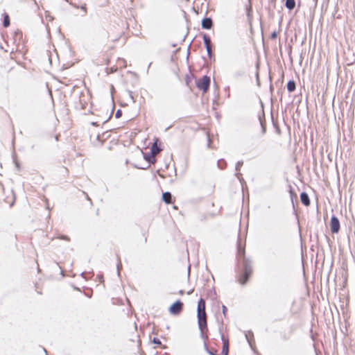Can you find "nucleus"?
Masks as SVG:
<instances>
[{
  "mask_svg": "<svg viewBox=\"0 0 355 355\" xmlns=\"http://www.w3.org/2000/svg\"><path fill=\"white\" fill-rule=\"evenodd\" d=\"M198 327L203 336L205 330L207 331V314L205 312V302L203 299H200L198 304Z\"/></svg>",
  "mask_w": 355,
  "mask_h": 355,
  "instance_id": "f257e3e1",
  "label": "nucleus"
},
{
  "mask_svg": "<svg viewBox=\"0 0 355 355\" xmlns=\"http://www.w3.org/2000/svg\"><path fill=\"white\" fill-rule=\"evenodd\" d=\"M243 272L239 277V282L241 285H245L251 274L252 273V268L251 263L245 259L243 257Z\"/></svg>",
  "mask_w": 355,
  "mask_h": 355,
  "instance_id": "f03ea898",
  "label": "nucleus"
},
{
  "mask_svg": "<svg viewBox=\"0 0 355 355\" xmlns=\"http://www.w3.org/2000/svg\"><path fill=\"white\" fill-rule=\"evenodd\" d=\"M209 85H210V78L207 76H204L197 83L198 88L200 90H202L204 92H206L208 90Z\"/></svg>",
  "mask_w": 355,
  "mask_h": 355,
  "instance_id": "7ed1b4c3",
  "label": "nucleus"
},
{
  "mask_svg": "<svg viewBox=\"0 0 355 355\" xmlns=\"http://www.w3.org/2000/svg\"><path fill=\"white\" fill-rule=\"evenodd\" d=\"M182 308L183 303L180 300H178L170 306L169 311L171 314L177 315L181 312Z\"/></svg>",
  "mask_w": 355,
  "mask_h": 355,
  "instance_id": "20e7f679",
  "label": "nucleus"
},
{
  "mask_svg": "<svg viewBox=\"0 0 355 355\" xmlns=\"http://www.w3.org/2000/svg\"><path fill=\"white\" fill-rule=\"evenodd\" d=\"M330 227L333 234H336L340 230V222L336 216H332L331 218Z\"/></svg>",
  "mask_w": 355,
  "mask_h": 355,
  "instance_id": "39448f33",
  "label": "nucleus"
},
{
  "mask_svg": "<svg viewBox=\"0 0 355 355\" xmlns=\"http://www.w3.org/2000/svg\"><path fill=\"white\" fill-rule=\"evenodd\" d=\"M213 26V21L210 17H205L202 20V28L209 30Z\"/></svg>",
  "mask_w": 355,
  "mask_h": 355,
  "instance_id": "423d86ee",
  "label": "nucleus"
},
{
  "mask_svg": "<svg viewBox=\"0 0 355 355\" xmlns=\"http://www.w3.org/2000/svg\"><path fill=\"white\" fill-rule=\"evenodd\" d=\"M300 200L303 205L309 206L310 205V200L308 194L305 192H302L300 194Z\"/></svg>",
  "mask_w": 355,
  "mask_h": 355,
  "instance_id": "0eeeda50",
  "label": "nucleus"
},
{
  "mask_svg": "<svg viewBox=\"0 0 355 355\" xmlns=\"http://www.w3.org/2000/svg\"><path fill=\"white\" fill-rule=\"evenodd\" d=\"M173 196L170 192H164L162 194V199L166 204H171L172 202Z\"/></svg>",
  "mask_w": 355,
  "mask_h": 355,
  "instance_id": "6e6552de",
  "label": "nucleus"
},
{
  "mask_svg": "<svg viewBox=\"0 0 355 355\" xmlns=\"http://www.w3.org/2000/svg\"><path fill=\"white\" fill-rule=\"evenodd\" d=\"M223 340V345L222 348V354L223 355H228L229 352V343L228 340H224L223 338H222Z\"/></svg>",
  "mask_w": 355,
  "mask_h": 355,
  "instance_id": "1a4fd4ad",
  "label": "nucleus"
},
{
  "mask_svg": "<svg viewBox=\"0 0 355 355\" xmlns=\"http://www.w3.org/2000/svg\"><path fill=\"white\" fill-rule=\"evenodd\" d=\"M285 6L290 10L294 9L295 6V0H286Z\"/></svg>",
  "mask_w": 355,
  "mask_h": 355,
  "instance_id": "9d476101",
  "label": "nucleus"
},
{
  "mask_svg": "<svg viewBox=\"0 0 355 355\" xmlns=\"http://www.w3.org/2000/svg\"><path fill=\"white\" fill-rule=\"evenodd\" d=\"M295 83L294 80H289L287 83V89L289 92H293L295 89Z\"/></svg>",
  "mask_w": 355,
  "mask_h": 355,
  "instance_id": "9b49d317",
  "label": "nucleus"
},
{
  "mask_svg": "<svg viewBox=\"0 0 355 355\" xmlns=\"http://www.w3.org/2000/svg\"><path fill=\"white\" fill-rule=\"evenodd\" d=\"M10 17L7 13L3 14V25L5 28H7L10 26Z\"/></svg>",
  "mask_w": 355,
  "mask_h": 355,
  "instance_id": "f8f14e48",
  "label": "nucleus"
},
{
  "mask_svg": "<svg viewBox=\"0 0 355 355\" xmlns=\"http://www.w3.org/2000/svg\"><path fill=\"white\" fill-rule=\"evenodd\" d=\"M162 149L157 146V143L155 142L151 147V153L153 155L158 154Z\"/></svg>",
  "mask_w": 355,
  "mask_h": 355,
  "instance_id": "ddd939ff",
  "label": "nucleus"
},
{
  "mask_svg": "<svg viewBox=\"0 0 355 355\" xmlns=\"http://www.w3.org/2000/svg\"><path fill=\"white\" fill-rule=\"evenodd\" d=\"M203 41H204V44H205V47H208L209 46H211V38L209 36H208L207 35L205 34L203 35Z\"/></svg>",
  "mask_w": 355,
  "mask_h": 355,
  "instance_id": "4468645a",
  "label": "nucleus"
},
{
  "mask_svg": "<svg viewBox=\"0 0 355 355\" xmlns=\"http://www.w3.org/2000/svg\"><path fill=\"white\" fill-rule=\"evenodd\" d=\"M217 164L219 168L223 169L226 167L227 163L224 159H221L218 161Z\"/></svg>",
  "mask_w": 355,
  "mask_h": 355,
  "instance_id": "2eb2a0df",
  "label": "nucleus"
},
{
  "mask_svg": "<svg viewBox=\"0 0 355 355\" xmlns=\"http://www.w3.org/2000/svg\"><path fill=\"white\" fill-rule=\"evenodd\" d=\"M58 239H61V240H64L66 241H70V237L69 236H67V235H60V236H57Z\"/></svg>",
  "mask_w": 355,
  "mask_h": 355,
  "instance_id": "dca6fc26",
  "label": "nucleus"
},
{
  "mask_svg": "<svg viewBox=\"0 0 355 355\" xmlns=\"http://www.w3.org/2000/svg\"><path fill=\"white\" fill-rule=\"evenodd\" d=\"M243 164V161L237 162V163L236 164V167H235L236 171H239Z\"/></svg>",
  "mask_w": 355,
  "mask_h": 355,
  "instance_id": "f3484780",
  "label": "nucleus"
},
{
  "mask_svg": "<svg viewBox=\"0 0 355 355\" xmlns=\"http://www.w3.org/2000/svg\"><path fill=\"white\" fill-rule=\"evenodd\" d=\"M146 159L149 163H154L155 162V158L152 155H148L147 157H146Z\"/></svg>",
  "mask_w": 355,
  "mask_h": 355,
  "instance_id": "a211bd4d",
  "label": "nucleus"
},
{
  "mask_svg": "<svg viewBox=\"0 0 355 355\" xmlns=\"http://www.w3.org/2000/svg\"><path fill=\"white\" fill-rule=\"evenodd\" d=\"M122 116V112L121 110H118L116 112V114H115V117L116 119H119L120 118L121 116Z\"/></svg>",
  "mask_w": 355,
  "mask_h": 355,
  "instance_id": "6ab92c4d",
  "label": "nucleus"
},
{
  "mask_svg": "<svg viewBox=\"0 0 355 355\" xmlns=\"http://www.w3.org/2000/svg\"><path fill=\"white\" fill-rule=\"evenodd\" d=\"M206 50H207V54H208L209 57L211 58V55H212L211 46H209V48L206 47Z\"/></svg>",
  "mask_w": 355,
  "mask_h": 355,
  "instance_id": "aec40b11",
  "label": "nucleus"
},
{
  "mask_svg": "<svg viewBox=\"0 0 355 355\" xmlns=\"http://www.w3.org/2000/svg\"><path fill=\"white\" fill-rule=\"evenodd\" d=\"M153 343L154 344H156V345H161L162 344L161 341L158 338H153Z\"/></svg>",
  "mask_w": 355,
  "mask_h": 355,
  "instance_id": "412c9836",
  "label": "nucleus"
},
{
  "mask_svg": "<svg viewBox=\"0 0 355 355\" xmlns=\"http://www.w3.org/2000/svg\"><path fill=\"white\" fill-rule=\"evenodd\" d=\"M277 37V33L276 31H273L272 33H271V38L272 39H276Z\"/></svg>",
  "mask_w": 355,
  "mask_h": 355,
  "instance_id": "4be33fe9",
  "label": "nucleus"
},
{
  "mask_svg": "<svg viewBox=\"0 0 355 355\" xmlns=\"http://www.w3.org/2000/svg\"><path fill=\"white\" fill-rule=\"evenodd\" d=\"M222 308H223V313L224 315L225 316L226 312H227V307L225 305H223Z\"/></svg>",
  "mask_w": 355,
  "mask_h": 355,
  "instance_id": "5701e85b",
  "label": "nucleus"
},
{
  "mask_svg": "<svg viewBox=\"0 0 355 355\" xmlns=\"http://www.w3.org/2000/svg\"><path fill=\"white\" fill-rule=\"evenodd\" d=\"M236 176L237 177V178H238L240 181H241V180H242V175H241V173H237L236 174Z\"/></svg>",
  "mask_w": 355,
  "mask_h": 355,
  "instance_id": "b1692460",
  "label": "nucleus"
},
{
  "mask_svg": "<svg viewBox=\"0 0 355 355\" xmlns=\"http://www.w3.org/2000/svg\"><path fill=\"white\" fill-rule=\"evenodd\" d=\"M80 9H82L85 12H86L87 11V7H86V5L84 4L83 6H80Z\"/></svg>",
  "mask_w": 355,
  "mask_h": 355,
  "instance_id": "393cba45",
  "label": "nucleus"
},
{
  "mask_svg": "<svg viewBox=\"0 0 355 355\" xmlns=\"http://www.w3.org/2000/svg\"><path fill=\"white\" fill-rule=\"evenodd\" d=\"M246 338H247V339H248V342H249V344L252 346L251 342H250V340H249V338H248V335H246Z\"/></svg>",
  "mask_w": 355,
  "mask_h": 355,
  "instance_id": "a878e982",
  "label": "nucleus"
},
{
  "mask_svg": "<svg viewBox=\"0 0 355 355\" xmlns=\"http://www.w3.org/2000/svg\"><path fill=\"white\" fill-rule=\"evenodd\" d=\"M116 71V69H114V68L112 67V73H114V71Z\"/></svg>",
  "mask_w": 355,
  "mask_h": 355,
  "instance_id": "bb28decb",
  "label": "nucleus"
},
{
  "mask_svg": "<svg viewBox=\"0 0 355 355\" xmlns=\"http://www.w3.org/2000/svg\"><path fill=\"white\" fill-rule=\"evenodd\" d=\"M117 270H118V273H119V264L117 265Z\"/></svg>",
  "mask_w": 355,
  "mask_h": 355,
  "instance_id": "cd10ccee",
  "label": "nucleus"
},
{
  "mask_svg": "<svg viewBox=\"0 0 355 355\" xmlns=\"http://www.w3.org/2000/svg\"><path fill=\"white\" fill-rule=\"evenodd\" d=\"M209 354L210 355H215V354H214L213 352H209Z\"/></svg>",
  "mask_w": 355,
  "mask_h": 355,
  "instance_id": "c85d7f7f",
  "label": "nucleus"
},
{
  "mask_svg": "<svg viewBox=\"0 0 355 355\" xmlns=\"http://www.w3.org/2000/svg\"><path fill=\"white\" fill-rule=\"evenodd\" d=\"M184 293V291H180V294L182 295Z\"/></svg>",
  "mask_w": 355,
  "mask_h": 355,
  "instance_id": "c756f323",
  "label": "nucleus"
},
{
  "mask_svg": "<svg viewBox=\"0 0 355 355\" xmlns=\"http://www.w3.org/2000/svg\"><path fill=\"white\" fill-rule=\"evenodd\" d=\"M112 93H113V92H114V87H113V86H112Z\"/></svg>",
  "mask_w": 355,
  "mask_h": 355,
  "instance_id": "7c9ffc66",
  "label": "nucleus"
},
{
  "mask_svg": "<svg viewBox=\"0 0 355 355\" xmlns=\"http://www.w3.org/2000/svg\"><path fill=\"white\" fill-rule=\"evenodd\" d=\"M108 63H109V60H107L106 61V64H108Z\"/></svg>",
  "mask_w": 355,
  "mask_h": 355,
  "instance_id": "2f4dec72",
  "label": "nucleus"
},
{
  "mask_svg": "<svg viewBox=\"0 0 355 355\" xmlns=\"http://www.w3.org/2000/svg\"><path fill=\"white\" fill-rule=\"evenodd\" d=\"M112 113L114 112V106H112Z\"/></svg>",
  "mask_w": 355,
  "mask_h": 355,
  "instance_id": "473e14b6",
  "label": "nucleus"
},
{
  "mask_svg": "<svg viewBox=\"0 0 355 355\" xmlns=\"http://www.w3.org/2000/svg\"><path fill=\"white\" fill-rule=\"evenodd\" d=\"M12 204H13V201H12V202H10V206H12Z\"/></svg>",
  "mask_w": 355,
  "mask_h": 355,
  "instance_id": "72a5a7b5",
  "label": "nucleus"
}]
</instances>
